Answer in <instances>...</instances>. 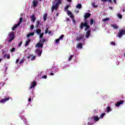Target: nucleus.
<instances>
[{
    "instance_id": "nucleus-48",
    "label": "nucleus",
    "mask_w": 125,
    "mask_h": 125,
    "mask_svg": "<svg viewBox=\"0 0 125 125\" xmlns=\"http://www.w3.org/2000/svg\"><path fill=\"white\" fill-rule=\"evenodd\" d=\"M19 60H20V59H18L16 60V64L18 63V62H19Z\"/></svg>"
},
{
    "instance_id": "nucleus-47",
    "label": "nucleus",
    "mask_w": 125,
    "mask_h": 125,
    "mask_svg": "<svg viewBox=\"0 0 125 125\" xmlns=\"http://www.w3.org/2000/svg\"><path fill=\"white\" fill-rule=\"evenodd\" d=\"M72 20L73 24H76V21H75V19H72Z\"/></svg>"
},
{
    "instance_id": "nucleus-23",
    "label": "nucleus",
    "mask_w": 125,
    "mask_h": 125,
    "mask_svg": "<svg viewBox=\"0 0 125 125\" xmlns=\"http://www.w3.org/2000/svg\"><path fill=\"white\" fill-rule=\"evenodd\" d=\"M77 48H80V49L83 48V44H82L81 43L78 44V45L77 46Z\"/></svg>"
},
{
    "instance_id": "nucleus-10",
    "label": "nucleus",
    "mask_w": 125,
    "mask_h": 125,
    "mask_svg": "<svg viewBox=\"0 0 125 125\" xmlns=\"http://www.w3.org/2000/svg\"><path fill=\"white\" fill-rule=\"evenodd\" d=\"M90 16H91V14L90 13H86L84 15V19H87V18H89V17H90Z\"/></svg>"
},
{
    "instance_id": "nucleus-11",
    "label": "nucleus",
    "mask_w": 125,
    "mask_h": 125,
    "mask_svg": "<svg viewBox=\"0 0 125 125\" xmlns=\"http://www.w3.org/2000/svg\"><path fill=\"white\" fill-rule=\"evenodd\" d=\"M37 85V82L36 81H33L31 83V85L30 87V89H32L33 87H35Z\"/></svg>"
},
{
    "instance_id": "nucleus-13",
    "label": "nucleus",
    "mask_w": 125,
    "mask_h": 125,
    "mask_svg": "<svg viewBox=\"0 0 125 125\" xmlns=\"http://www.w3.org/2000/svg\"><path fill=\"white\" fill-rule=\"evenodd\" d=\"M30 18L32 19L33 23H35V21H36V16L35 15H32L31 16Z\"/></svg>"
},
{
    "instance_id": "nucleus-62",
    "label": "nucleus",
    "mask_w": 125,
    "mask_h": 125,
    "mask_svg": "<svg viewBox=\"0 0 125 125\" xmlns=\"http://www.w3.org/2000/svg\"><path fill=\"white\" fill-rule=\"evenodd\" d=\"M1 59H0V62H1Z\"/></svg>"
},
{
    "instance_id": "nucleus-45",
    "label": "nucleus",
    "mask_w": 125,
    "mask_h": 125,
    "mask_svg": "<svg viewBox=\"0 0 125 125\" xmlns=\"http://www.w3.org/2000/svg\"><path fill=\"white\" fill-rule=\"evenodd\" d=\"M38 56H41L42 55V51H39V52L38 53Z\"/></svg>"
},
{
    "instance_id": "nucleus-22",
    "label": "nucleus",
    "mask_w": 125,
    "mask_h": 125,
    "mask_svg": "<svg viewBox=\"0 0 125 125\" xmlns=\"http://www.w3.org/2000/svg\"><path fill=\"white\" fill-rule=\"evenodd\" d=\"M5 57H7V59H10V55H6L4 54L3 56V58H5Z\"/></svg>"
},
{
    "instance_id": "nucleus-61",
    "label": "nucleus",
    "mask_w": 125,
    "mask_h": 125,
    "mask_svg": "<svg viewBox=\"0 0 125 125\" xmlns=\"http://www.w3.org/2000/svg\"><path fill=\"white\" fill-rule=\"evenodd\" d=\"M109 8H110V9H113V8L112 7H109Z\"/></svg>"
},
{
    "instance_id": "nucleus-2",
    "label": "nucleus",
    "mask_w": 125,
    "mask_h": 125,
    "mask_svg": "<svg viewBox=\"0 0 125 125\" xmlns=\"http://www.w3.org/2000/svg\"><path fill=\"white\" fill-rule=\"evenodd\" d=\"M57 2L55 3V5H52L51 7V11L53 12L54 10H57L58 9V7L59 6L60 4L62 3V0H56Z\"/></svg>"
},
{
    "instance_id": "nucleus-29",
    "label": "nucleus",
    "mask_w": 125,
    "mask_h": 125,
    "mask_svg": "<svg viewBox=\"0 0 125 125\" xmlns=\"http://www.w3.org/2000/svg\"><path fill=\"white\" fill-rule=\"evenodd\" d=\"M22 20H23V19L22 18H20V21L18 22V24H19L20 25L22 23Z\"/></svg>"
},
{
    "instance_id": "nucleus-26",
    "label": "nucleus",
    "mask_w": 125,
    "mask_h": 125,
    "mask_svg": "<svg viewBox=\"0 0 125 125\" xmlns=\"http://www.w3.org/2000/svg\"><path fill=\"white\" fill-rule=\"evenodd\" d=\"M76 8H78L79 9H81V8L82 7V4L79 3L76 5Z\"/></svg>"
},
{
    "instance_id": "nucleus-34",
    "label": "nucleus",
    "mask_w": 125,
    "mask_h": 125,
    "mask_svg": "<svg viewBox=\"0 0 125 125\" xmlns=\"http://www.w3.org/2000/svg\"><path fill=\"white\" fill-rule=\"evenodd\" d=\"M94 21V20L93 19H91L90 21V25H93V22Z\"/></svg>"
},
{
    "instance_id": "nucleus-17",
    "label": "nucleus",
    "mask_w": 125,
    "mask_h": 125,
    "mask_svg": "<svg viewBox=\"0 0 125 125\" xmlns=\"http://www.w3.org/2000/svg\"><path fill=\"white\" fill-rule=\"evenodd\" d=\"M30 42H31V39H28V41L25 42V46H28L30 44Z\"/></svg>"
},
{
    "instance_id": "nucleus-37",
    "label": "nucleus",
    "mask_w": 125,
    "mask_h": 125,
    "mask_svg": "<svg viewBox=\"0 0 125 125\" xmlns=\"http://www.w3.org/2000/svg\"><path fill=\"white\" fill-rule=\"evenodd\" d=\"M92 5H93V7L94 8L98 7V5H95V3H92Z\"/></svg>"
},
{
    "instance_id": "nucleus-55",
    "label": "nucleus",
    "mask_w": 125,
    "mask_h": 125,
    "mask_svg": "<svg viewBox=\"0 0 125 125\" xmlns=\"http://www.w3.org/2000/svg\"><path fill=\"white\" fill-rule=\"evenodd\" d=\"M68 2H72V0H67Z\"/></svg>"
},
{
    "instance_id": "nucleus-54",
    "label": "nucleus",
    "mask_w": 125,
    "mask_h": 125,
    "mask_svg": "<svg viewBox=\"0 0 125 125\" xmlns=\"http://www.w3.org/2000/svg\"><path fill=\"white\" fill-rule=\"evenodd\" d=\"M116 0H113V2H114V3H115V4H117V1Z\"/></svg>"
},
{
    "instance_id": "nucleus-64",
    "label": "nucleus",
    "mask_w": 125,
    "mask_h": 125,
    "mask_svg": "<svg viewBox=\"0 0 125 125\" xmlns=\"http://www.w3.org/2000/svg\"><path fill=\"white\" fill-rule=\"evenodd\" d=\"M5 70H7V67H6Z\"/></svg>"
},
{
    "instance_id": "nucleus-4",
    "label": "nucleus",
    "mask_w": 125,
    "mask_h": 125,
    "mask_svg": "<svg viewBox=\"0 0 125 125\" xmlns=\"http://www.w3.org/2000/svg\"><path fill=\"white\" fill-rule=\"evenodd\" d=\"M9 41L8 42H11L14 39H15V36H14V32H10L9 34Z\"/></svg>"
},
{
    "instance_id": "nucleus-53",
    "label": "nucleus",
    "mask_w": 125,
    "mask_h": 125,
    "mask_svg": "<svg viewBox=\"0 0 125 125\" xmlns=\"http://www.w3.org/2000/svg\"><path fill=\"white\" fill-rule=\"evenodd\" d=\"M28 101L29 102H31V101H32V99L31 98H29L28 99Z\"/></svg>"
},
{
    "instance_id": "nucleus-42",
    "label": "nucleus",
    "mask_w": 125,
    "mask_h": 125,
    "mask_svg": "<svg viewBox=\"0 0 125 125\" xmlns=\"http://www.w3.org/2000/svg\"><path fill=\"white\" fill-rule=\"evenodd\" d=\"M47 78V76L46 75H43L42 76V79H46Z\"/></svg>"
},
{
    "instance_id": "nucleus-59",
    "label": "nucleus",
    "mask_w": 125,
    "mask_h": 125,
    "mask_svg": "<svg viewBox=\"0 0 125 125\" xmlns=\"http://www.w3.org/2000/svg\"><path fill=\"white\" fill-rule=\"evenodd\" d=\"M124 57L125 58V53L123 54Z\"/></svg>"
},
{
    "instance_id": "nucleus-30",
    "label": "nucleus",
    "mask_w": 125,
    "mask_h": 125,
    "mask_svg": "<svg viewBox=\"0 0 125 125\" xmlns=\"http://www.w3.org/2000/svg\"><path fill=\"white\" fill-rule=\"evenodd\" d=\"M69 7H70V5L67 4L65 6V7H64V10H67V9H68V8H69Z\"/></svg>"
},
{
    "instance_id": "nucleus-14",
    "label": "nucleus",
    "mask_w": 125,
    "mask_h": 125,
    "mask_svg": "<svg viewBox=\"0 0 125 125\" xmlns=\"http://www.w3.org/2000/svg\"><path fill=\"white\" fill-rule=\"evenodd\" d=\"M90 36V31L89 30L87 31L86 32V35L85 36V38H86V39H88Z\"/></svg>"
},
{
    "instance_id": "nucleus-3",
    "label": "nucleus",
    "mask_w": 125,
    "mask_h": 125,
    "mask_svg": "<svg viewBox=\"0 0 125 125\" xmlns=\"http://www.w3.org/2000/svg\"><path fill=\"white\" fill-rule=\"evenodd\" d=\"M46 41V39H45V38H42V40H40L39 42L36 44V47L39 48H42V47H43V43Z\"/></svg>"
},
{
    "instance_id": "nucleus-19",
    "label": "nucleus",
    "mask_w": 125,
    "mask_h": 125,
    "mask_svg": "<svg viewBox=\"0 0 125 125\" xmlns=\"http://www.w3.org/2000/svg\"><path fill=\"white\" fill-rule=\"evenodd\" d=\"M41 24V21H37L36 23V28H39V26Z\"/></svg>"
},
{
    "instance_id": "nucleus-58",
    "label": "nucleus",
    "mask_w": 125,
    "mask_h": 125,
    "mask_svg": "<svg viewBox=\"0 0 125 125\" xmlns=\"http://www.w3.org/2000/svg\"><path fill=\"white\" fill-rule=\"evenodd\" d=\"M59 15V13H56L57 16H58Z\"/></svg>"
},
{
    "instance_id": "nucleus-50",
    "label": "nucleus",
    "mask_w": 125,
    "mask_h": 125,
    "mask_svg": "<svg viewBox=\"0 0 125 125\" xmlns=\"http://www.w3.org/2000/svg\"><path fill=\"white\" fill-rule=\"evenodd\" d=\"M31 56H33V55L31 54V55H30V56H28L27 57V59H30V58H31Z\"/></svg>"
},
{
    "instance_id": "nucleus-33",
    "label": "nucleus",
    "mask_w": 125,
    "mask_h": 125,
    "mask_svg": "<svg viewBox=\"0 0 125 125\" xmlns=\"http://www.w3.org/2000/svg\"><path fill=\"white\" fill-rule=\"evenodd\" d=\"M30 60L31 61H34V60H36V56H34L33 57H32L31 59Z\"/></svg>"
},
{
    "instance_id": "nucleus-40",
    "label": "nucleus",
    "mask_w": 125,
    "mask_h": 125,
    "mask_svg": "<svg viewBox=\"0 0 125 125\" xmlns=\"http://www.w3.org/2000/svg\"><path fill=\"white\" fill-rule=\"evenodd\" d=\"M63 38H64V35H62L60 37H59V39L60 40H62V39H63Z\"/></svg>"
},
{
    "instance_id": "nucleus-18",
    "label": "nucleus",
    "mask_w": 125,
    "mask_h": 125,
    "mask_svg": "<svg viewBox=\"0 0 125 125\" xmlns=\"http://www.w3.org/2000/svg\"><path fill=\"white\" fill-rule=\"evenodd\" d=\"M20 26V24L18 23L17 24H15L14 27L12 28V30L14 31L15 30V29H16V28H18V27H19Z\"/></svg>"
},
{
    "instance_id": "nucleus-5",
    "label": "nucleus",
    "mask_w": 125,
    "mask_h": 125,
    "mask_svg": "<svg viewBox=\"0 0 125 125\" xmlns=\"http://www.w3.org/2000/svg\"><path fill=\"white\" fill-rule=\"evenodd\" d=\"M124 35H125V31L124 30H119L117 37H118V38H122Z\"/></svg>"
},
{
    "instance_id": "nucleus-27",
    "label": "nucleus",
    "mask_w": 125,
    "mask_h": 125,
    "mask_svg": "<svg viewBox=\"0 0 125 125\" xmlns=\"http://www.w3.org/2000/svg\"><path fill=\"white\" fill-rule=\"evenodd\" d=\"M111 27L113 28V29H118V28H119V27L115 24H111Z\"/></svg>"
},
{
    "instance_id": "nucleus-1",
    "label": "nucleus",
    "mask_w": 125,
    "mask_h": 125,
    "mask_svg": "<svg viewBox=\"0 0 125 125\" xmlns=\"http://www.w3.org/2000/svg\"><path fill=\"white\" fill-rule=\"evenodd\" d=\"M83 27H85L84 31H87V30L90 28V26L87 24V20H85L84 22H82L80 24V28L81 30H83Z\"/></svg>"
},
{
    "instance_id": "nucleus-15",
    "label": "nucleus",
    "mask_w": 125,
    "mask_h": 125,
    "mask_svg": "<svg viewBox=\"0 0 125 125\" xmlns=\"http://www.w3.org/2000/svg\"><path fill=\"white\" fill-rule=\"evenodd\" d=\"M49 27H47L45 30V34H47V33L49 34V35H51V34H52V31H49L48 32V29Z\"/></svg>"
},
{
    "instance_id": "nucleus-52",
    "label": "nucleus",
    "mask_w": 125,
    "mask_h": 125,
    "mask_svg": "<svg viewBox=\"0 0 125 125\" xmlns=\"http://www.w3.org/2000/svg\"><path fill=\"white\" fill-rule=\"evenodd\" d=\"M50 76H54V73H52V72H51V73H50Z\"/></svg>"
},
{
    "instance_id": "nucleus-46",
    "label": "nucleus",
    "mask_w": 125,
    "mask_h": 125,
    "mask_svg": "<svg viewBox=\"0 0 125 125\" xmlns=\"http://www.w3.org/2000/svg\"><path fill=\"white\" fill-rule=\"evenodd\" d=\"M21 45H22V42H20L18 44V46L20 47V46H21Z\"/></svg>"
},
{
    "instance_id": "nucleus-57",
    "label": "nucleus",
    "mask_w": 125,
    "mask_h": 125,
    "mask_svg": "<svg viewBox=\"0 0 125 125\" xmlns=\"http://www.w3.org/2000/svg\"><path fill=\"white\" fill-rule=\"evenodd\" d=\"M66 21H70V19L69 18L66 19Z\"/></svg>"
},
{
    "instance_id": "nucleus-44",
    "label": "nucleus",
    "mask_w": 125,
    "mask_h": 125,
    "mask_svg": "<svg viewBox=\"0 0 125 125\" xmlns=\"http://www.w3.org/2000/svg\"><path fill=\"white\" fill-rule=\"evenodd\" d=\"M110 43H111V44L112 45H116V43H115L114 42H110Z\"/></svg>"
},
{
    "instance_id": "nucleus-25",
    "label": "nucleus",
    "mask_w": 125,
    "mask_h": 125,
    "mask_svg": "<svg viewBox=\"0 0 125 125\" xmlns=\"http://www.w3.org/2000/svg\"><path fill=\"white\" fill-rule=\"evenodd\" d=\"M117 17H118V18H119V19H123V15H122L119 13H118V14H117Z\"/></svg>"
},
{
    "instance_id": "nucleus-35",
    "label": "nucleus",
    "mask_w": 125,
    "mask_h": 125,
    "mask_svg": "<svg viewBox=\"0 0 125 125\" xmlns=\"http://www.w3.org/2000/svg\"><path fill=\"white\" fill-rule=\"evenodd\" d=\"M39 35H40V39H42V37H43V33H40Z\"/></svg>"
},
{
    "instance_id": "nucleus-24",
    "label": "nucleus",
    "mask_w": 125,
    "mask_h": 125,
    "mask_svg": "<svg viewBox=\"0 0 125 125\" xmlns=\"http://www.w3.org/2000/svg\"><path fill=\"white\" fill-rule=\"evenodd\" d=\"M111 111H112V109H111V107L109 106L106 107V112H107V113H109V112H111Z\"/></svg>"
},
{
    "instance_id": "nucleus-41",
    "label": "nucleus",
    "mask_w": 125,
    "mask_h": 125,
    "mask_svg": "<svg viewBox=\"0 0 125 125\" xmlns=\"http://www.w3.org/2000/svg\"><path fill=\"white\" fill-rule=\"evenodd\" d=\"M70 18H71V19H74V15H73V14H72L71 15H70Z\"/></svg>"
},
{
    "instance_id": "nucleus-6",
    "label": "nucleus",
    "mask_w": 125,
    "mask_h": 125,
    "mask_svg": "<svg viewBox=\"0 0 125 125\" xmlns=\"http://www.w3.org/2000/svg\"><path fill=\"white\" fill-rule=\"evenodd\" d=\"M124 102L125 101L124 100H121L120 101L117 102L115 104V107H120L121 105H123Z\"/></svg>"
},
{
    "instance_id": "nucleus-7",
    "label": "nucleus",
    "mask_w": 125,
    "mask_h": 125,
    "mask_svg": "<svg viewBox=\"0 0 125 125\" xmlns=\"http://www.w3.org/2000/svg\"><path fill=\"white\" fill-rule=\"evenodd\" d=\"M10 99H11V98H10V97H8L7 98H4V99H2L0 100V103H5V102H6V101H8V100H9Z\"/></svg>"
},
{
    "instance_id": "nucleus-63",
    "label": "nucleus",
    "mask_w": 125,
    "mask_h": 125,
    "mask_svg": "<svg viewBox=\"0 0 125 125\" xmlns=\"http://www.w3.org/2000/svg\"><path fill=\"white\" fill-rule=\"evenodd\" d=\"M2 54H4V52H2Z\"/></svg>"
},
{
    "instance_id": "nucleus-60",
    "label": "nucleus",
    "mask_w": 125,
    "mask_h": 125,
    "mask_svg": "<svg viewBox=\"0 0 125 125\" xmlns=\"http://www.w3.org/2000/svg\"><path fill=\"white\" fill-rule=\"evenodd\" d=\"M125 9H123V12H125Z\"/></svg>"
},
{
    "instance_id": "nucleus-43",
    "label": "nucleus",
    "mask_w": 125,
    "mask_h": 125,
    "mask_svg": "<svg viewBox=\"0 0 125 125\" xmlns=\"http://www.w3.org/2000/svg\"><path fill=\"white\" fill-rule=\"evenodd\" d=\"M10 51L11 52H13V51H15V47L12 48V49H11Z\"/></svg>"
},
{
    "instance_id": "nucleus-28",
    "label": "nucleus",
    "mask_w": 125,
    "mask_h": 125,
    "mask_svg": "<svg viewBox=\"0 0 125 125\" xmlns=\"http://www.w3.org/2000/svg\"><path fill=\"white\" fill-rule=\"evenodd\" d=\"M106 115V113H103L100 115V116L99 117L100 119H103V117Z\"/></svg>"
},
{
    "instance_id": "nucleus-32",
    "label": "nucleus",
    "mask_w": 125,
    "mask_h": 125,
    "mask_svg": "<svg viewBox=\"0 0 125 125\" xmlns=\"http://www.w3.org/2000/svg\"><path fill=\"white\" fill-rule=\"evenodd\" d=\"M108 20H110L109 18H104V19H103V21L104 22H106V21H108Z\"/></svg>"
},
{
    "instance_id": "nucleus-51",
    "label": "nucleus",
    "mask_w": 125,
    "mask_h": 125,
    "mask_svg": "<svg viewBox=\"0 0 125 125\" xmlns=\"http://www.w3.org/2000/svg\"><path fill=\"white\" fill-rule=\"evenodd\" d=\"M101 1H103V2H106L108 1V0H101Z\"/></svg>"
},
{
    "instance_id": "nucleus-8",
    "label": "nucleus",
    "mask_w": 125,
    "mask_h": 125,
    "mask_svg": "<svg viewBox=\"0 0 125 125\" xmlns=\"http://www.w3.org/2000/svg\"><path fill=\"white\" fill-rule=\"evenodd\" d=\"M83 35L80 34L79 37H77L76 39V41H77V42H80V41H81V40H83Z\"/></svg>"
},
{
    "instance_id": "nucleus-16",
    "label": "nucleus",
    "mask_w": 125,
    "mask_h": 125,
    "mask_svg": "<svg viewBox=\"0 0 125 125\" xmlns=\"http://www.w3.org/2000/svg\"><path fill=\"white\" fill-rule=\"evenodd\" d=\"M35 33L37 34V35H40V34L42 33V30L41 29H37L35 31Z\"/></svg>"
},
{
    "instance_id": "nucleus-56",
    "label": "nucleus",
    "mask_w": 125,
    "mask_h": 125,
    "mask_svg": "<svg viewBox=\"0 0 125 125\" xmlns=\"http://www.w3.org/2000/svg\"><path fill=\"white\" fill-rule=\"evenodd\" d=\"M107 1H108V2H112V0H107Z\"/></svg>"
},
{
    "instance_id": "nucleus-31",
    "label": "nucleus",
    "mask_w": 125,
    "mask_h": 125,
    "mask_svg": "<svg viewBox=\"0 0 125 125\" xmlns=\"http://www.w3.org/2000/svg\"><path fill=\"white\" fill-rule=\"evenodd\" d=\"M74 56V55H71L69 56V58H68V61H71L72 60V58H73V57Z\"/></svg>"
},
{
    "instance_id": "nucleus-36",
    "label": "nucleus",
    "mask_w": 125,
    "mask_h": 125,
    "mask_svg": "<svg viewBox=\"0 0 125 125\" xmlns=\"http://www.w3.org/2000/svg\"><path fill=\"white\" fill-rule=\"evenodd\" d=\"M59 42H60V40L59 38L55 40L56 43H58Z\"/></svg>"
},
{
    "instance_id": "nucleus-9",
    "label": "nucleus",
    "mask_w": 125,
    "mask_h": 125,
    "mask_svg": "<svg viewBox=\"0 0 125 125\" xmlns=\"http://www.w3.org/2000/svg\"><path fill=\"white\" fill-rule=\"evenodd\" d=\"M91 119L93 120L95 122H98L99 121V117H98V116H92Z\"/></svg>"
},
{
    "instance_id": "nucleus-49",
    "label": "nucleus",
    "mask_w": 125,
    "mask_h": 125,
    "mask_svg": "<svg viewBox=\"0 0 125 125\" xmlns=\"http://www.w3.org/2000/svg\"><path fill=\"white\" fill-rule=\"evenodd\" d=\"M34 26L33 25H31V26H30L31 30H33L34 29Z\"/></svg>"
},
{
    "instance_id": "nucleus-20",
    "label": "nucleus",
    "mask_w": 125,
    "mask_h": 125,
    "mask_svg": "<svg viewBox=\"0 0 125 125\" xmlns=\"http://www.w3.org/2000/svg\"><path fill=\"white\" fill-rule=\"evenodd\" d=\"M35 35V32H32V33H30L26 35V36L27 38H29V37H32L33 36H34Z\"/></svg>"
},
{
    "instance_id": "nucleus-12",
    "label": "nucleus",
    "mask_w": 125,
    "mask_h": 125,
    "mask_svg": "<svg viewBox=\"0 0 125 125\" xmlns=\"http://www.w3.org/2000/svg\"><path fill=\"white\" fill-rule=\"evenodd\" d=\"M32 5L33 7H36L38 5V1L37 0H34L32 1Z\"/></svg>"
},
{
    "instance_id": "nucleus-39",
    "label": "nucleus",
    "mask_w": 125,
    "mask_h": 125,
    "mask_svg": "<svg viewBox=\"0 0 125 125\" xmlns=\"http://www.w3.org/2000/svg\"><path fill=\"white\" fill-rule=\"evenodd\" d=\"M24 62V59H22L19 62V64H22V63Z\"/></svg>"
},
{
    "instance_id": "nucleus-38",
    "label": "nucleus",
    "mask_w": 125,
    "mask_h": 125,
    "mask_svg": "<svg viewBox=\"0 0 125 125\" xmlns=\"http://www.w3.org/2000/svg\"><path fill=\"white\" fill-rule=\"evenodd\" d=\"M67 14L68 15H71L72 13L70 11V10H67Z\"/></svg>"
},
{
    "instance_id": "nucleus-21",
    "label": "nucleus",
    "mask_w": 125,
    "mask_h": 125,
    "mask_svg": "<svg viewBox=\"0 0 125 125\" xmlns=\"http://www.w3.org/2000/svg\"><path fill=\"white\" fill-rule=\"evenodd\" d=\"M43 19L44 21H45L47 19V14H44L43 16Z\"/></svg>"
}]
</instances>
